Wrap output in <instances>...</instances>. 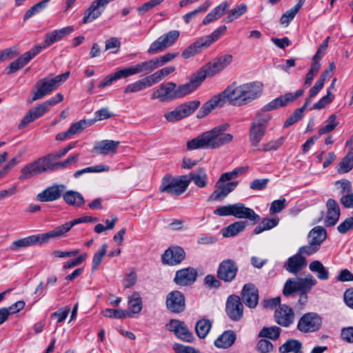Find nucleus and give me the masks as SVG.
<instances>
[{
    "label": "nucleus",
    "mask_w": 353,
    "mask_h": 353,
    "mask_svg": "<svg viewBox=\"0 0 353 353\" xmlns=\"http://www.w3.org/2000/svg\"><path fill=\"white\" fill-rule=\"evenodd\" d=\"M304 90L303 89L298 90L294 93L288 92L274 99L263 106L261 111L256 114L250 127L249 140L252 146H258L265 134L269 123L272 119L270 114L267 112L288 105L302 96Z\"/></svg>",
    "instance_id": "obj_1"
},
{
    "label": "nucleus",
    "mask_w": 353,
    "mask_h": 353,
    "mask_svg": "<svg viewBox=\"0 0 353 353\" xmlns=\"http://www.w3.org/2000/svg\"><path fill=\"white\" fill-rule=\"evenodd\" d=\"M263 91V84L259 81L238 85L236 82L228 85L220 93L224 103L226 101L234 106L247 105L259 98Z\"/></svg>",
    "instance_id": "obj_2"
},
{
    "label": "nucleus",
    "mask_w": 353,
    "mask_h": 353,
    "mask_svg": "<svg viewBox=\"0 0 353 353\" xmlns=\"http://www.w3.org/2000/svg\"><path fill=\"white\" fill-rule=\"evenodd\" d=\"M228 128V124H222L202 133L201 135L188 141V150H213L229 143L232 141L233 135L225 132Z\"/></svg>",
    "instance_id": "obj_3"
},
{
    "label": "nucleus",
    "mask_w": 353,
    "mask_h": 353,
    "mask_svg": "<svg viewBox=\"0 0 353 353\" xmlns=\"http://www.w3.org/2000/svg\"><path fill=\"white\" fill-rule=\"evenodd\" d=\"M200 85L193 74L189 82L184 84L177 85L172 81L161 84L159 88L153 92L152 99H157L161 102L181 99L192 93Z\"/></svg>",
    "instance_id": "obj_4"
},
{
    "label": "nucleus",
    "mask_w": 353,
    "mask_h": 353,
    "mask_svg": "<svg viewBox=\"0 0 353 353\" xmlns=\"http://www.w3.org/2000/svg\"><path fill=\"white\" fill-rule=\"evenodd\" d=\"M316 283L317 281L311 274L305 277L289 278L284 284L283 294L285 296H290L299 292L300 295L298 302L301 305H305L307 302V293L310 292L312 287L316 285Z\"/></svg>",
    "instance_id": "obj_5"
},
{
    "label": "nucleus",
    "mask_w": 353,
    "mask_h": 353,
    "mask_svg": "<svg viewBox=\"0 0 353 353\" xmlns=\"http://www.w3.org/2000/svg\"><path fill=\"white\" fill-rule=\"evenodd\" d=\"M214 214L220 216H233L239 219H248L254 224L260 221V216L254 210L246 207L243 203H236L218 207Z\"/></svg>",
    "instance_id": "obj_6"
},
{
    "label": "nucleus",
    "mask_w": 353,
    "mask_h": 353,
    "mask_svg": "<svg viewBox=\"0 0 353 353\" xmlns=\"http://www.w3.org/2000/svg\"><path fill=\"white\" fill-rule=\"evenodd\" d=\"M70 76V72L67 71L62 74L57 75L52 79L43 78L37 81L34 85L36 90L34 92L31 102L41 99L50 94L57 89L61 83L67 80Z\"/></svg>",
    "instance_id": "obj_7"
},
{
    "label": "nucleus",
    "mask_w": 353,
    "mask_h": 353,
    "mask_svg": "<svg viewBox=\"0 0 353 353\" xmlns=\"http://www.w3.org/2000/svg\"><path fill=\"white\" fill-rule=\"evenodd\" d=\"M232 59V54H225L217 57L213 62H210L203 66L194 74L199 84L201 85L207 77H212L224 70L231 63Z\"/></svg>",
    "instance_id": "obj_8"
},
{
    "label": "nucleus",
    "mask_w": 353,
    "mask_h": 353,
    "mask_svg": "<svg viewBox=\"0 0 353 353\" xmlns=\"http://www.w3.org/2000/svg\"><path fill=\"white\" fill-rule=\"evenodd\" d=\"M188 186L185 175L177 177L168 175L162 179L160 191L171 195L179 196L185 192Z\"/></svg>",
    "instance_id": "obj_9"
},
{
    "label": "nucleus",
    "mask_w": 353,
    "mask_h": 353,
    "mask_svg": "<svg viewBox=\"0 0 353 353\" xmlns=\"http://www.w3.org/2000/svg\"><path fill=\"white\" fill-rule=\"evenodd\" d=\"M180 32L176 30H170L162 34L157 40L153 41L148 48L147 52L149 54H154L165 50L172 46L179 39Z\"/></svg>",
    "instance_id": "obj_10"
},
{
    "label": "nucleus",
    "mask_w": 353,
    "mask_h": 353,
    "mask_svg": "<svg viewBox=\"0 0 353 353\" xmlns=\"http://www.w3.org/2000/svg\"><path fill=\"white\" fill-rule=\"evenodd\" d=\"M322 325V319L316 312H307L298 321L296 328L302 333L318 331Z\"/></svg>",
    "instance_id": "obj_11"
},
{
    "label": "nucleus",
    "mask_w": 353,
    "mask_h": 353,
    "mask_svg": "<svg viewBox=\"0 0 353 353\" xmlns=\"http://www.w3.org/2000/svg\"><path fill=\"white\" fill-rule=\"evenodd\" d=\"M199 105L200 101L197 100L184 103L165 114L164 117L169 122H176L192 114Z\"/></svg>",
    "instance_id": "obj_12"
},
{
    "label": "nucleus",
    "mask_w": 353,
    "mask_h": 353,
    "mask_svg": "<svg viewBox=\"0 0 353 353\" xmlns=\"http://www.w3.org/2000/svg\"><path fill=\"white\" fill-rule=\"evenodd\" d=\"M50 234L51 230L41 234L31 235L26 238L18 239L11 243L10 249L12 251H19L21 248L32 246L37 244L42 245L47 243L52 239H55V236H52Z\"/></svg>",
    "instance_id": "obj_13"
},
{
    "label": "nucleus",
    "mask_w": 353,
    "mask_h": 353,
    "mask_svg": "<svg viewBox=\"0 0 353 353\" xmlns=\"http://www.w3.org/2000/svg\"><path fill=\"white\" fill-rule=\"evenodd\" d=\"M244 307L241 298L235 294L230 295L225 303V312L233 321H239L243 316Z\"/></svg>",
    "instance_id": "obj_14"
},
{
    "label": "nucleus",
    "mask_w": 353,
    "mask_h": 353,
    "mask_svg": "<svg viewBox=\"0 0 353 353\" xmlns=\"http://www.w3.org/2000/svg\"><path fill=\"white\" fill-rule=\"evenodd\" d=\"M239 268L234 261L225 259L220 263L216 274L219 279L225 283L232 281L238 272Z\"/></svg>",
    "instance_id": "obj_15"
},
{
    "label": "nucleus",
    "mask_w": 353,
    "mask_h": 353,
    "mask_svg": "<svg viewBox=\"0 0 353 353\" xmlns=\"http://www.w3.org/2000/svg\"><path fill=\"white\" fill-rule=\"evenodd\" d=\"M110 1L112 0H95L92 2L84 12L82 23H91L98 19Z\"/></svg>",
    "instance_id": "obj_16"
},
{
    "label": "nucleus",
    "mask_w": 353,
    "mask_h": 353,
    "mask_svg": "<svg viewBox=\"0 0 353 353\" xmlns=\"http://www.w3.org/2000/svg\"><path fill=\"white\" fill-rule=\"evenodd\" d=\"M167 329L173 332L174 334L180 339L191 343L194 340L193 334L188 330L184 322L176 319H171L166 324Z\"/></svg>",
    "instance_id": "obj_17"
},
{
    "label": "nucleus",
    "mask_w": 353,
    "mask_h": 353,
    "mask_svg": "<svg viewBox=\"0 0 353 353\" xmlns=\"http://www.w3.org/2000/svg\"><path fill=\"white\" fill-rule=\"evenodd\" d=\"M274 316L279 325L288 327L294 323L295 315L291 307L283 304L275 310Z\"/></svg>",
    "instance_id": "obj_18"
},
{
    "label": "nucleus",
    "mask_w": 353,
    "mask_h": 353,
    "mask_svg": "<svg viewBox=\"0 0 353 353\" xmlns=\"http://www.w3.org/2000/svg\"><path fill=\"white\" fill-rule=\"evenodd\" d=\"M66 186L63 184H54L39 193L37 199L41 202H50L58 200L62 196Z\"/></svg>",
    "instance_id": "obj_19"
},
{
    "label": "nucleus",
    "mask_w": 353,
    "mask_h": 353,
    "mask_svg": "<svg viewBox=\"0 0 353 353\" xmlns=\"http://www.w3.org/2000/svg\"><path fill=\"white\" fill-rule=\"evenodd\" d=\"M48 111L49 110L44 102L37 104L29 110V111L25 114L19 123L18 128L23 129L26 128L29 123L41 117Z\"/></svg>",
    "instance_id": "obj_20"
},
{
    "label": "nucleus",
    "mask_w": 353,
    "mask_h": 353,
    "mask_svg": "<svg viewBox=\"0 0 353 353\" xmlns=\"http://www.w3.org/2000/svg\"><path fill=\"white\" fill-rule=\"evenodd\" d=\"M166 306L172 312H182L185 307L184 295L178 290L170 292L167 296Z\"/></svg>",
    "instance_id": "obj_21"
},
{
    "label": "nucleus",
    "mask_w": 353,
    "mask_h": 353,
    "mask_svg": "<svg viewBox=\"0 0 353 353\" xmlns=\"http://www.w3.org/2000/svg\"><path fill=\"white\" fill-rule=\"evenodd\" d=\"M325 206L327 212L324 219V225L327 228L334 226L341 215L339 205L336 200L329 199L326 202Z\"/></svg>",
    "instance_id": "obj_22"
},
{
    "label": "nucleus",
    "mask_w": 353,
    "mask_h": 353,
    "mask_svg": "<svg viewBox=\"0 0 353 353\" xmlns=\"http://www.w3.org/2000/svg\"><path fill=\"white\" fill-rule=\"evenodd\" d=\"M185 253L184 250L179 247H171L165 251L162 255V261L163 263L170 265H175L184 260Z\"/></svg>",
    "instance_id": "obj_23"
},
{
    "label": "nucleus",
    "mask_w": 353,
    "mask_h": 353,
    "mask_svg": "<svg viewBox=\"0 0 353 353\" xmlns=\"http://www.w3.org/2000/svg\"><path fill=\"white\" fill-rule=\"evenodd\" d=\"M307 265V260L304 256H301L297 252L289 257L283 265V268L289 273L297 274Z\"/></svg>",
    "instance_id": "obj_24"
},
{
    "label": "nucleus",
    "mask_w": 353,
    "mask_h": 353,
    "mask_svg": "<svg viewBox=\"0 0 353 353\" xmlns=\"http://www.w3.org/2000/svg\"><path fill=\"white\" fill-rule=\"evenodd\" d=\"M197 271L193 268H188L176 271L174 282L181 286L192 285L196 281Z\"/></svg>",
    "instance_id": "obj_25"
},
{
    "label": "nucleus",
    "mask_w": 353,
    "mask_h": 353,
    "mask_svg": "<svg viewBox=\"0 0 353 353\" xmlns=\"http://www.w3.org/2000/svg\"><path fill=\"white\" fill-rule=\"evenodd\" d=\"M241 294L244 303L248 307H256L259 302V291L253 284H245Z\"/></svg>",
    "instance_id": "obj_26"
},
{
    "label": "nucleus",
    "mask_w": 353,
    "mask_h": 353,
    "mask_svg": "<svg viewBox=\"0 0 353 353\" xmlns=\"http://www.w3.org/2000/svg\"><path fill=\"white\" fill-rule=\"evenodd\" d=\"M89 216H84L80 218L73 219L70 221L65 222L64 224L59 225L51 230L52 236H55V239H59L65 236L66 233L68 232L74 225L83 223H88Z\"/></svg>",
    "instance_id": "obj_27"
},
{
    "label": "nucleus",
    "mask_w": 353,
    "mask_h": 353,
    "mask_svg": "<svg viewBox=\"0 0 353 353\" xmlns=\"http://www.w3.org/2000/svg\"><path fill=\"white\" fill-rule=\"evenodd\" d=\"M238 185L237 181L228 182L225 184H217V188L209 196L208 201H221L232 192Z\"/></svg>",
    "instance_id": "obj_28"
},
{
    "label": "nucleus",
    "mask_w": 353,
    "mask_h": 353,
    "mask_svg": "<svg viewBox=\"0 0 353 353\" xmlns=\"http://www.w3.org/2000/svg\"><path fill=\"white\" fill-rule=\"evenodd\" d=\"M185 176L188 185L191 181H193L195 185L200 188H203L208 185V176L205 169L203 168H197L188 174H185Z\"/></svg>",
    "instance_id": "obj_29"
},
{
    "label": "nucleus",
    "mask_w": 353,
    "mask_h": 353,
    "mask_svg": "<svg viewBox=\"0 0 353 353\" xmlns=\"http://www.w3.org/2000/svg\"><path fill=\"white\" fill-rule=\"evenodd\" d=\"M120 142L114 140H103L96 143L93 151L99 154L108 155L115 154Z\"/></svg>",
    "instance_id": "obj_30"
},
{
    "label": "nucleus",
    "mask_w": 353,
    "mask_h": 353,
    "mask_svg": "<svg viewBox=\"0 0 353 353\" xmlns=\"http://www.w3.org/2000/svg\"><path fill=\"white\" fill-rule=\"evenodd\" d=\"M223 100L220 94L214 96L210 100L205 103L197 113L198 118H203L208 115L212 110L224 105Z\"/></svg>",
    "instance_id": "obj_31"
},
{
    "label": "nucleus",
    "mask_w": 353,
    "mask_h": 353,
    "mask_svg": "<svg viewBox=\"0 0 353 353\" xmlns=\"http://www.w3.org/2000/svg\"><path fill=\"white\" fill-rule=\"evenodd\" d=\"M43 172V170L41 169V166L37 159L21 169V175L19 176V179L23 181Z\"/></svg>",
    "instance_id": "obj_32"
},
{
    "label": "nucleus",
    "mask_w": 353,
    "mask_h": 353,
    "mask_svg": "<svg viewBox=\"0 0 353 353\" xmlns=\"http://www.w3.org/2000/svg\"><path fill=\"white\" fill-rule=\"evenodd\" d=\"M57 159H59L57 158L56 155H54V152H52L43 157L39 158L37 161L44 172L48 170H61L60 162H56L55 161Z\"/></svg>",
    "instance_id": "obj_33"
},
{
    "label": "nucleus",
    "mask_w": 353,
    "mask_h": 353,
    "mask_svg": "<svg viewBox=\"0 0 353 353\" xmlns=\"http://www.w3.org/2000/svg\"><path fill=\"white\" fill-rule=\"evenodd\" d=\"M236 339V336L233 330H226L214 341V345L219 348L227 349L234 344Z\"/></svg>",
    "instance_id": "obj_34"
},
{
    "label": "nucleus",
    "mask_w": 353,
    "mask_h": 353,
    "mask_svg": "<svg viewBox=\"0 0 353 353\" xmlns=\"http://www.w3.org/2000/svg\"><path fill=\"white\" fill-rule=\"evenodd\" d=\"M73 30L74 28L72 26H67L46 34L45 39L47 45L51 46L65 36L70 34Z\"/></svg>",
    "instance_id": "obj_35"
},
{
    "label": "nucleus",
    "mask_w": 353,
    "mask_h": 353,
    "mask_svg": "<svg viewBox=\"0 0 353 353\" xmlns=\"http://www.w3.org/2000/svg\"><path fill=\"white\" fill-rule=\"evenodd\" d=\"M154 85L152 81L150 79V75L139 79L135 82L128 84L124 89L125 94L138 92L145 90Z\"/></svg>",
    "instance_id": "obj_36"
},
{
    "label": "nucleus",
    "mask_w": 353,
    "mask_h": 353,
    "mask_svg": "<svg viewBox=\"0 0 353 353\" xmlns=\"http://www.w3.org/2000/svg\"><path fill=\"white\" fill-rule=\"evenodd\" d=\"M327 232L322 226H316L312 228L308 234V241L321 248V243L326 239Z\"/></svg>",
    "instance_id": "obj_37"
},
{
    "label": "nucleus",
    "mask_w": 353,
    "mask_h": 353,
    "mask_svg": "<svg viewBox=\"0 0 353 353\" xmlns=\"http://www.w3.org/2000/svg\"><path fill=\"white\" fill-rule=\"evenodd\" d=\"M64 201L69 205L81 207L85 203L83 195L74 190H68L62 194Z\"/></svg>",
    "instance_id": "obj_38"
},
{
    "label": "nucleus",
    "mask_w": 353,
    "mask_h": 353,
    "mask_svg": "<svg viewBox=\"0 0 353 353\" xmlns=\"http://www.w3.org/2000/svg\"><path fill=\"white\" fill-rule=\"evenodd\" d=\"M207 48L200 37L196 41L188 46L181 53L183 59H189L199 53L203 48Z\"/></svg>",
    "instance_id": "obj_39"
},
{
    "label": "nucleus",
    "mask_w": 353,
    "mask_h": 353,
    "mask_svg": "<svg viewBox=\"0 0 353 353\" xmlns=\"http://www.w3.org/2000/svg\"><path fill=\"white\" fill-rule=\"evenodd\" d=\"M302 343L296 339H289L279 347V353H303Z\"/></svg>",
    "instance_id": "obj_40"
},
{
    "label": "nucleus",
    "mask_w": 353,
    "mask_h": 353,
    "mask_svg": "<svg viewBox=\"0 0 353 353\" xmlns=\"http://www.w3.org/2000/svg\"><path fill=\"white\" fill-rule=\"evenodd\" d=\"M142 307L143 302L139 292H134L128 297L129 310L128 311L130 312V315H132V317L133 314H139L141 311Z\"/></svg>",
    "instance_id": "obj_41"
},
{
    "label": "nucleus",
    "mask_w": 353,
    "mask_h": 353,
    "mask_svg": "<svg viewBox=\"0 0 353 353\" xmlns=\"http://www.w3.org/2000/svg\"><path fill=\"white\" fill-rule=\"evenodd\" d=\"M133 74L144 73L148 74L157 69L154 59L139 62L134 65H132Z\"/></svg>",
    "instance_id": "obj_42"
},
{
    "label": "nucleus",
    "mask_w": 353,
    "mask_h": 353,
    "mask_svg": "<svg viewBox=\"0 0 353 353\" xmlns=\"http://www.w3.org/2000/svg\"><path fill=\"white\" fill-rule=\"evenodd\" d=\"M246 223L244 221H236L222 230V235L224 237H232L237 235L244 230Z\"/></svg>",
    "instance_id": "obj_43"
},
{
    "label": "nucleus",
    "mask_w": 353,
    "mask_h": 353,
    "mask_svg": "<svg viewBox=\"0 0 353 353\" xmlns=\"http://www.w3.org/2000/svg\"><path fill=\"white\" fill-rule=\"evenodd\" d=\"M309 268L311 272L316 273L319 279L325 281L329 279V272L321 261H313L310 263Z\"/></svg>",
    "instance_id": "obj_44"
},
{
    "label": "nucleus",
    "mask_w": 353,
    "mask_h": 353,
    "mask_svg": "<svg viewBox=\"0 0 353 353\" xmlns=\"http://www.w3.org/2000/svg\"><path fill=\"white\" fill-rule=\"evenodd\" d=\"M227 30V27L223 25L221 26L214 30L210 34L201 37L203 41L208 48L212 43L217 41L221 37L225 34Z\"/></svg>",
    "instance_id": "obj_45"
},
{
    "label": "nucleus",
    "mask_w": 353,
    "mask_h": 353,
    "mask_svg": "<svg viewBox=\"0 0 353 353\" xmlns=\"http://www.w3.org/2000/svg\"><path fill=\"white\" fill-rule=\"evenodd\" d=\"M212 327V322L207 319H202L198 321L195 325L196 335L200 339L206 337Z\"/></svg>",
    "instance_id": "obj_46"
},
{
    "label": "nucleus",
    "mask_w": 353,
    "mask_h": 353,
    "mask_svg": "<svg viewBox=\"0 0 353 353\" xmlns=\"http://www.w3.org/2000/svg\"><path fill=\"white\" fill-rule=\"evenodd\" d=\"M30 60L24 53L21 57L10 63L9 65L5 69L4 72L7 74L14 73L25 66L26 64H28Z\"/></svg>",
    "instance_id": "obj_47"
},
{
    "label": "nucleus",
    "mask_w": 353,
    "mask_h": 353,
    "mask_svg": "<svg viewBox=\"0 0 353 353\" xmlns=\"http://www.w3.org/2000/svg\"><path fill=\"white\" fill-rule=\"evenodd\" d=\"M281 329L277 326L263 327L259 332L258 336L271 340H276L279 338Z\"/></svg>",
    "instance_id": "obj_48"
},
{
    "label": "nucleus",
    "mask_w": 353,
    "mask_h": 353,
    "mask_svg": "<svg viewBox=\"0 0 353 353\" xmlns=\"http://www.w3.org/2000/svg\"><path fill=\"white\" fill-rule=\"evenodd\" d=\"M352 168H353V152H350L339 163L337 172L340 174L347 173L352 169Z\"/></svg>",
    "instance_id": "obj_49"
},
{
    "label": "nucleus",
    "mask_w": 353,
    "mask_h": 353,
    "mask_svg": "<svg viewBox=\"0 0 353 353\" xmlns=\"http://www.w3.org/2000/svg\"><path fill=\"white\" fill-rule=\"evenodd\" d=\"M248 10V7L245 4L241 3L237 5L228 12L226 17V21L228 23L232 22L235 19H237L243 14H244Z\"/></svg>",
    "instance_id": "obj_50"
},
{
    "label": "nucleus",
    "mask_w": 353,
    "mask_h": 353,
    "mask_svg": "<svg viewBox=\"0 0 353 353\" xmlns=\"http://www.w3.org/2000/svg\"><path fill=\"white\" fill-rule=\"evenodd\" d=\"M176 70L174 66H170L162 68L150 75V79L152 81L154 85L159 83L163 79L168 76Z\"/></svg>",
    "instance_id": "obj_51"
},
{
    "label": "nucleus",
    "mask_w": 353,
    "mask_h": 353,
    "mask_svg": "<svg viewBox=\"0 0 353 353\" xmlns=\"http://www.w3.org/2000/svg\"><path fill=\"white\" fill-rule=\"evenodd\" d=\"M92 124L93 121L92 120H80L79 121L72 124L68 131L72 137L74 134L81 133L87 126H90Z\"/></svg>",
    "instance_id": "obj_52"
},
{
    "label": "nucleus",
    "mask_w": 353,
    "mask_h": 353,
    "mask_svg": "<svg viewBox=\"0 0 353 353\" xmlns=\"http://www.w3.org/2000/svg\"><path fill=\"white\" fill-rule=\"evenodd\" d=\"M103 314L105 316L108 318L122 319L132 317L130 312L125 310L108 308L103 311Z\"/></svg>",
    "instance_id": "obj_53"
},
{
    "label": "nucleus",
    "mask_w": 353,
    "mask_h": 353,
    "mask_svg": "<svg viewBox=\"0 0 353 353\" xmlns=\"http://www.w3.org/2000/svg\"><path fill=\"white\" fill-rule=\"evenodd\" d=\"M107 248V243H103L101 248L94 254L92 263V269L93 271L99 269L101 261L106 254Z\"/></svg>",
    "instance_id": "obj_54"
},
{
    "label": "nucleus",
    "mask_w": 353,
    "mask_h": 353,
    "mask_svg": "<svg viewBox=\"0 0 353 353\" xmlns=\"http://www.w3.org/2000/svg\"><path fill=\"white\" fill-rule=\"evenodd\" d=\"M336 120V116L335 114L330 115L327 120L325 121V125L319 130V135H322L323 134L332 132L339 124V122H337Z\"/></svg>",
    "instance_id": "obj_55"
},
{
    "label": "nucleus",
    "mask_w": 353,
    "mask_h": 353,
    "mask_svg": "<svg viewBox=\"0 0 353 353\" xmlns=\"http://www.w3.org/2000/svg\"><path fill=\"white\" fill-rule=\"evenodd\" d=\"M50 0H43L34 6H32L30 9H28L23 16V20L26 21L34 15L36 13L41 11L48 4V3Z\"/></svg>",
    "instance_id": "obj_56"
},
{
    "label": "nucleus",
    "mask_w": 353,
    "mask_h": 353,
    "mask_svg": "<svg viewBox=\"0 0 353 353\" xmlns=\"http://www.w3.org/2000/svg\"><path fill=\"white\" fill-rule=\"evenodd\" d=\"M245 169L246 168L244 167H239L233 170L232 172H228L222 174L217 181V184L232 180V179L236 177L238 175L242 174L245 170Z\"/></svg>",
    "instance_id": "obj_57"
},
{
    "label": "nucleus",
    "mask_w": 353,
    "mask_h": 353,
    "mask_svg": "<svg viewBox=\"0 0 353 353\" xmlns=\"http://www.w3.org/2000/svg\"><path fill=\"white\" fill-rule=\"evenodd\" d=\"M178 56H179V52H168V53H166L161 57L154 58L157 68L165 65L167 63L172 61L174 59H175Z\"/></svg>",
    "instance_id": "obj_58"
},
{
    "label": "nucleus",
    "mask_w": 353,
    "mask_h": 353,
    "mask_svg": "<svg viewBox=\"0 0 353 353\" xmlns=\"http://www.w3.org/2000/svg\"><path fill=\"white\" fill-rule=\"evenodd\" d=\"M334 99V94L330 91V89L327 90V94L321 98L316 103L314 104L312 109L321 110L326 105L330 104L332 102Z\"/></svg>",
    "instance_id": "obj_59"
},
{
    "label": "nucleus",
    "mask_w": 353,
    "mask_h": 353,
    "mask_svg": "<svg viewBox=\"0 0 353 353\" xmlns=\"http://www.w3.org/2000/svg\"><path fill=\"white\" fill-rule=\"evenodd\" d=\"M287 206V201L285 199H281L278 200H274L271 203L270 208V214H274L276 213L281 212L283 210H284Z\"/></svg>",
    "instance_id": "obj_60"
},
{
    "label": "nucleus",
    "mask_w": 353,
    "mask_h": 353,
    "mask_svg": "<svg viewBox=\"0 0 353 353\" xmlns=\"http://www.w3.org/2000/svg\"><path fill=\"white\" fill-rule=\"evenodd\" d=\"M319 249L320 248L308 241V245L301 247L297 253L301 256H310L319 251Z\"/></svg>",
    "instance_id": "obj_61"
},
{
    "label": "nucleus",
    "mask_w": 353,
    "mask_h": 353,
    "mask_svg": "<svg viewBox=\"0 0 353 353\" xmlns=\"http://www.w3.org/2000/svg\"><path fill=\"white\" fill-rule=\"evenodd\" d=\"M283 143V138L281 137L276 140L271 141L265 144L262 145L261 151L267 152L271 150H276L281 146Z\"/></svg>",
    "instance_id": "obj_62"
},
{
    "label": "nucleus",
    "mask_w": 353,
    "mask_h": 353,
    "mask_svg": "<svg viewBox=\"0 0 353 353\" xmlns=\"http://www.w3.org/2000/svg\"><path fill=\"white\" fill-rule=\"evenodd\" d=\"M256 347L261 353H269L273 350L274 345L266 339H261L257 343Z\"/></svg>",
    "instance_id": "obj_63"
},
{
    "label": "nucleus",
    "mask_w": 353,
    "mask_h": 353,
    "mask_svg": "<svg viewBox=\"0 0 353 353\" xmlns=\"http://www.w3.org/2000/svg\"><path fill=\"white\" fill-rule=\"evenodd\" d=\"M353 229V217L346 219L344 221L341 223L337 230L341 234H345L347 232Z\"/></svg>",
    "instance_id": "obj_64"
}]
</instances>
